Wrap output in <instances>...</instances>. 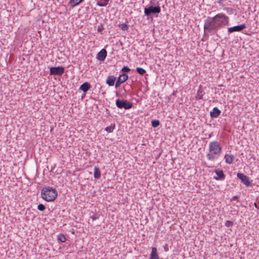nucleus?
I'll list each match as a JSON object with an SVG mask.
<instances>
[{
  "label": "nucleus",
  "instance_id": "1",
  "mask_svg": "<svg viewBox=\"0 0 259 259\" xmlns=\"http://www.w3.org/2000/svg\"><path fill=\"white\" fill-rule=\"evenodd\" d=\"M229 24V17L219 13L213 17H208L205 21L204 30L211 34H215L219 29Z\"/></svg>",
  "mask_w": 259,
  "mask_h": 259
},
{
  "label": "nucleus",
  "instance_id": "2",
  "mask_svg": "<svg viewBox=\"0 0 259 259\" xmlns=\"http://www.w3.org/2000/svg\"><path fill=\"white\" fill-rule=\"evenodd\" d=\"M222 151V147L218 141H213L209 144V153L206 155L209 160L213 161L219 156Z\"/></svg>",
  "mask_w": 259,
  "mask_h": 259
},
{
  "label": "nucleus",
  "instance_id": "3",
  "mask_svg": "<svg viewBox=\"0 0 259 259\" xmlns=\"http://www.w3.org/2000/svg\"><path fill=\"white\" fill-rule=\"evenodd\" d=\"M58 193L57 190L51 187H46L41 191L42 198L48 202L54 201L57 197Z\"/></svg>",
  "mask_w": 259,
  "mask_h": 259
},
{
  "label": "nucleus",
  "instance_id": "4",
  "mask_svg": "<svg viewBox=\"0 0 259 259\" xmlns=\"http://www.w3.org/2000/svg\"><path fill=\"white\" fill-rule=\"evenodd\" d=\"M116 105L119 108H124L125 109H129L133 106V104L126 100H120L117 99L116 101Z\"/></svg>",
  "mask_w": 259,
  "mask_h": 259
},
{
  "label": "nucleus",
  "instance_id": "5",
  "mask_svg": "<svg viewBox=\"0 0 259 259\" xmlns=\"http://www.w3.org/2000/svg\"><path fill=\"white\" fill-rule=\"evenodd\" d=\"M161 9L160 7L157 6V7H153V6H150L148 8H145L144 9V13L145 15L146 16H149L151 14H158L160 12Z\"/></svg>",
  "mask_w": 259,
  "mask_h": 259
},
{
  "label": "nucleus",
  "instance_id": "6",
  "mask_svg": "<svg viewBox=\"0 0 259 259\" xmlns=\"http://www.w3.org/2000/svg\"><path fill=\"white\" fill-rule=\"evenodd\" d=\"M64 72V68L61 66L52 67L50 68V75H61Z\"/></svg>",
  "mask_w": 259,
  "mask_h": 259
},
{
  "label": "nucleus",
  "instance_id": "7",
  "mask_svg": "<svg viewBox=\"0 0 259 259\" xmlns=\"http://www.w3.org/2000/svg\"><path fill=\"white\" fill-rule=\"evenodd\" d=\"M237 176L246 186L248 187L251 185V182L246 175L242 173H238Z\"/></svg>",
  "mask_w": 259,
  "mask_h": 259
},
{
  "label": "nucleus",
  "instance_id": "8",
  "mask_svg": "<svg viewBox=\"0 0 259 259\" xmlns=\"http://www.w3.org/2000/svg\"><path fill=\"white\" fill-rule=\"evenodd\" d=\"M128 78V76L126 74H122L120 75L119 76V77L118 78V79L115 83V88L116 89H117L122 83H123V82H125L126 80H127Z\"/></svg>",
  "mask_w": 259,
  "mask_h": 259
},
{
  "label": "nucleus",
  "instance_id": "9",
  "mask_svg": "<svg viewBox=\"0 0 259 259\" xmlns=\"http://www.w3.org/2000/svg\"><path fill=\"white\" fill-rule=\"evenodd\" d=\"M246 28L245 24H241L237 26H235L232 27H229L228 29L229 33H232L235 31H241Z\"/></svg>",
  "mask_w": 259,
  "mask_h": 259
},
{
  "label": "nucleus",
  "instance_id": "10",
  "mask_svg": "<svg viewBox=\"0 0 259 259\" xmlns=\"http://www.w3.org/2000/svg\"><path fill=\"white\" fill-rule=\"evenodd\" d=\"M107 56V52L105 49H102L97 55V58L100 61H104Z\"/></svg>",
  "mask_w": 259,
  "mask_h": 259
},
{
  "label": "nucleus",
  "instance_id": "11",
  "mask_svg": "<svg viewBox=\"0 0 259 259\" xmlns=\"http://www.w3.org/2000/svg\"><path fill=\"white\" fill-rule=\"evenodd\" d=\"M150 259H159V257L157 253V249L155 247H152Z\"/></svg>",
  "mask_w": 259,
  "mask_h": 259
},
{
  "label": "nucleus",
  "instance_id": "12",
  "mask_svg": "<svg viewBox=\"0 0 259 259\" xmlns=\"http://www.w3.org/2000/svg\"><path fill=\"white\" fill-rule=\"evenodd\" d=\"M215 172L218 176V177H214V179H215L216 180L225 179V176L222 170H215Z\"/></svg>",
  "mask_w": 259,
  "mask_h": 259
},
{
  "label": "nucleus",
  "instance_id": "13",
  "mask_svg": "<svg viewBox=\"0 0 259 259\" xmlns=\"http://www.w3.org/2000/svg\"><path fill=\"white\" fill-rule=\"evenodd\" d=\"M221 114V111L218 107H214L212 111L210 112V115L212 118H216Z\"/></svg>",
  "mask_w": 259,
  "mask_h": 259
},
{
  "label": "nucleus",
  "instance_id": "14",
  "mask_svg": "<svg viewBox=\"0 0 259 259\" xmlns=\"http://www.w3.org/2000/svg\"><path fill=\"white\" fill-rule=\"evenodd\" d=\"M116 77L113 75H109L108 76L106 80V83L109 86H113L114 84Z\"/></svg>",
  "mask_w": 259,
  "mask_h": 259
},
{
  "label": "nucleus",
  "instance_id": "15",
  "mask_svg": "<svg viewBox=\"0 0 259 259\" xmlns=\"http://www.w3.org/2000/svg\"><path fill=\"white\" fill-rule=\"evenodd\" d=\"M91 86L89 83L84 82L80 85V90L85 93L91 88Z\"/></svg>",
  "mask_w": 259,
  "mask_h": 259
},
{
  "label": "nucleus",
  "instance_id": "16",
  "mask_svg": "<svg viewBox=\"0 0 259 259\" xmlns=\"http://www.w3.org/2000/svg\"><path fill=\"white\" fill-rule=\"evenodd\" d=\"M225 159L227 163L231 164L234 159V156L232 154H226L225 155Z\"/></svg>",
  "mask_w": 259,
  "mask_h": 259
},
{
  "label": "nucleus",
  "instance_id": "17",
  "mask_svg": "<svg viewBox=\"0 0 259 259\" xmlns=\"http://www.w3.org/2000/svg\"><path fill=\"white\" fill-rule=\"evenodd\" d=\"M83 0H70L69 5L73 8L81 3Z\"/></svg>",
  "mask_w": 259,
  "mask_h": 259
},
{
  "label": "nucleus",
  "instance_id": "18",
  "mask_svg": "<svg viewBox=\"0 0 259 259\" xmlns=\"http://www.w3.org/2000/svg\"><path fill=\"white\" fill-rule=\"evenodd\" d=\"M109 1V0H98L97 5L99 7H105L108 5Z\"/></svg>",
  "mask_w": 259,
  "mask_h": 259
},
{
  "label": "nucleus",
  "instance_id": "19",
  "mask_svg": "<svg viewBox=\"0 0 259 259\" xmlns=\"http://www.w3.org/2000/svg\"><path fill=\"white\" fill-rule=\"evenodd\" d=\"M101 177V172L100 169L97 167L94 168V178L98 179Z\"/></svg>",
  "mask_w": 259,
  "mask_h": 259
},
{
  "label": "nucleus",
  "instance_id": "20",
  "mask_svg": "<svg viewBox=\"0 0 259 259\" xmlns=\"http://www.w3.org/2000/svg\"><path fill=\"white\" fill-rule=\"evenodd\" d=\"M58 239L60 242L62 243L65 242L66 240L65 235L62 234H60L58 235Z\"/></svg>",
  "mask_w": 259,
  "mask_h": 259
},
{
  "label": "nucleus",
  "instance_id": "21",
  "mask_svg": "<svg viewBox=\"0 0 259 259\" xmlns=\"http://www.w3.org/2000/svg\"><path fill=\"white\" fill-rule=\"evenodd\" d=\"M151 124L153 127H157L159 126L160 122L158 120H153L151 122Z\"/></svg>",
  "mask_w": 259,
  "mask_h": 259
},
{
  "label": "nucleus",
  "instance_id": "22",
  "mask_svg": "<svg viewBox=\"0 0 259 259\" xmlns=\"http://www.w3.org/2000/svg\"><path fill=\"white\" fill-rule=\"evenodd\" d=\"M136 70L138 72V73L141 75H143L144 73H146V70L141 67H137L136 68Z\"/></svg>",
  "mask_w": 259,
  "mask_h": 259
},
{
  "label": "nucleus",
  "instance_id": "23",
  "mask_svg": "<svg viewBox=\"0 0 259 259\" xmlns=\"http://www.w3.org/2000/svg\"><path fill=\"white\" fill-rule=\"evenodd\" d=\"M114 128V126H108L106 128H105V130L108 132V133H111L112 132L113 129Z\"/></svg>",
  "mask_w": 259,
  "mask_h": 259
},
{
  "label": "nucleus",
  "instance_id": "24",
  "mask_svg": "<svg viewBox=\"0 0 259 259\" xmlns=\"http://www.w3.org/2000/svg\"><path fill=\"white\" fill-rule=\"evenodd\" d=\"M45 208V206L42 204H39L37 206V209L40 211H44Z\"/></svg>",
  "mask_w": 259,
  "mask_h": 259
},
{
  "label": "nucleus",
  "instance_id": "25",
  "mask_svg": "<svg viewBox=\"0 0 259 259\" xmlns=\"http://www.w3.org/2000/svg\"><path fill=\"white\" fill-rule=\"evenodd\" d=\"M120 27L122 30H125L128 29V26L127 24L123 23L120 25Z\"/></svg>",
  "mask_w": 259,
  "mask_h": 259
},
{
  "label": "nucleus",
  "instance_id": "26",
  "mask_svg": "<svg viewBox=\"0 0 259 259\" xmlns=\"http://www.w3.org/2000/svg\"><path fill=\"white\" fill-rule=\"evenodd\" d=\"M121 70L123 72H127L130 71V69L127 66H124Z\"/></svg>",
  "mask_w": 259,
  "mask_h": 259
},
{
  "label": "nucleus",
  "instance_id": "27",
  "mask_svg": "<svg viewBox=\"0 0 259 259\" xmlns=\"http://www.w3.org/2000/svg\"><path fill=\"white\" fill-rule=\"evenodd\" d=\"M233 222L230 221H227L225 224V225L228 227H231L233 226Z\"/></svg>",
  "mask_w": 259,
  "mask_h": 259
},
{
  "label": "nucleus",
  "instance_id": "28",
  "mask_svg": "<svg viewBox=\"0 0 259 259\" xmlns=\"http://www.w3.org/2000/svg\"><path fill=\"white\" fill-rule=\"evenodd\" d=\"M201 92H198V95H197V96H198V98H199V99H202V95H199V93H201Z\"/></svg>",
  "mask_w": 259,
  "mask_h": 259
},
{
  "label": "nucleus",
  "instance_id": "29",
  "mask_svg": "<svg viewBox=\"0 0 259 259\" xmlns=\"http://www.w3.org/2000/svg\"><path fill=\"white\" fill-rule=\"evenodd\" d=\"M237 198H238V197H237V196H234V197H233V198H232V200H235V199H237Z\"/></svg>",
  "mask_w": 259,
  "mask_h": 259
},
{
  "label": "nucleus",
  "instance_id": "30",
  "mask_svg": "<svg viewBox=\"0 0 259 259\" xmlns=\"http://www.w3.org/2000/svg\"><path fill=\"white\" fill-rule=\"evenodd\" d=\"M91 218L93 219V220H95V219H96V218H95V217H93H93H91Z\"/></svg>",
  "mask_w": 259,
  "mask_h": 259
},
{
  "label": "nucleus",
  "instance_id": "31",
  "mask_svg": "<svg viewBox=\"0 0 259 259\" xmlns=\"http://www.w3.org/2000/svg\"><path fill=\"white\" fill-rule=\"evenodd\" d=\"M164 250H165V251H167L168 248H166V246H165V247H164Z\"/></svg>",
  "mask_w": 259,
  "mask_h": 259
},
{
  "label": "nucleus",
  "instance_id": "32",
  "mask_svg": "<svg viewBox=\"0 0 259 259\" xmlns=\"http://www.w3.org/2000/svg\"><path fill=\"white\" fill-rule=\"evenodd\" d=\"M101 30V28L98 29V31H100Z\"/></svg>",
  "mask_w": 259,
  "mask_h": 259
}]
</instances>
